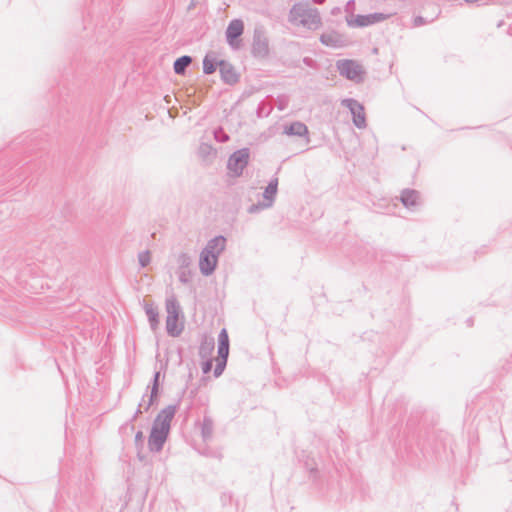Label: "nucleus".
<instances>
[{"label": "nucleus", "instance_id": "1", "mask_svg": "<svg viewBox=\"0 0 512 512\" xmlns=\"http://www.w3.org/2000/svg\"><path fill=\"white\" fill-rule=\"evenodd\" d=\"M166 309H167V319H166L167 331L172 336H178L183 329V324L179 318V306L175 300H167Z\"/></svg>", "mask_w": 512, "mask_h": 512}, {"label": "nucleus", "instance_id": "2", "mask_svg": "<svg viewBox=\"0 0 512 512\" xmlns=\"http://www.w3.org/2000/svg\"><path fill=\"white\" fill-rule=\"evenodd\" d=\"M219 347H218V357L215 359L216 367L214 374L215 376H219L224 370L227 362V357L229 354V337L226 329H223L218 337Z\"/></svg>", "mask_w": 512, "mask_h": 512}, {"label": "nucleus", "instance_id": "3", "mask_svg": "<svg viewBox=\"0 0 512 512\" xmlns=\"http://www.w3.org/2000/svg\"><path fill=\"white\" fill-rule=\"evenodd\" d=\"M337 68L342 76L352 81H360L364 74L362 66L354 60H340Z\"/></svg>", "mask_w": 512, "mask_h": 512}, {"label": "nucleus", "instance_id": "4", "mask_svg": "<svg viewBox=\"0 0 512 512\" xmlns=\"http://www.w3.org/2000/svg\"><path fill=\"white\" fill-rule=\"evenodd\" d=\"M387 15L382 13H374L369 15H355L347 20L351 27H366L387 19Z\"/></svg>", "mask_w": 512, "mask_h": 512}, {"label": "nucleus", "instance_id": "5", "mask_svg": "<svg viewBox=\"0 0 512 512\" xmlns=\"http://www.w3.org/2000/svg\"><path fill=\"white\" fill-rule=\"evenodd\" d=\"M175 412V406H168L162 409L157 415L152 428L168 434L170 430V422L173 419Z\"/></svg>", "mask_w": 512, "mask_h": 512}, {"label": "nucleus", "instance_id": "6", "mask_svg": "<svg viewBox=\"0 0 512 512\" xmlns=\"http://www.w3.org/2000/svg\"><path fill=\"white\" fill-rule=\"evenodd\" d=\"M248 152L240 150L235 152L228 161V168L233 175L238 176L248 163Z\"/></svg>", "mask_w": 512, "mask_h": 512}, {"label": "nucleus", "instance_id": "7", "mask_svg": "<svg viewBox=\"0 0 512 512\" xmlns=\"http://www.w3.org/2000/svg\"><path fill=\"white\" fill-rule=\"evenodd\" d=\"M217 264V255L209 249H205L200 258V269L204 274H210Z\"/></svg>", "mask_w": 512, "mask_h": 512}, {"label": "nucleus", "instance_id": "8", "mask_svg": "<svg viewBox=\"0 0 512 512\" xmlns=\"http://www.w3.org/2000/svg\"><path fill=\"white\" fill-rule=\"evenodd\" d=\"M343 104H345L351 110L355 125L358 127H363L365 125V113L363 106L352 99L344 100Z\"/></svg>", "mask_w": 512, "mask_h": 512}, {"label": "nucleus", "instance_id": "9", "mask_svg": "<svg viewBox=\"0 0 512 512\" xmlns=\"http://www.w3.org/2000/svg\"><path fill=\"white\" fill-rule=\"evenodd\" d=\"M243 30L244 24L241 20L236 19L230 22L226 31L227 40L230 45H237L236 40L243 33Z\"/></svg>", "mask_w": 512, "mask_h": 512}, {"label": "nucleus", "instance_id": "10", "mask_svg": "<svg viewBox=\"0 0 512 512\" xmlns=\"http://www.w3.org/2000/svg\"><path fill=\"white\" fill-rule=\"evenodd\" d=\"M167 433L152 428L149 436V447L151 450L159 451L167 438Z\"/></svg>", "mask_w": 512, "mask_h": 512}, {"label": "nucleus", "instance_id": "11", "mask_svg": "<svg viewBox=\"0 0 512 512\" xmlns=\"http://www.w3.org/2000/svg\"><path fill=\"white\" fill-rule=\"evenodd\" d=\"M220 73L224 81L229 84H234L238 81V74L236 73L235 69L229 64L222 62L220 64Z\"/></svg>", "mask_w": 512, "mask_h": 512}, {"label": "nucleus", "instance_id": "12", "mask_svg": "<svg viewBox=\"0 0 512 512\" xmlns=\"http://www.w3.org/2000/svg\"><path fill=\"white\" fill-rule=\"evenodd\" d=\"M303 25L308 28H317L320 25V17L316 10H310L307 13V18L302 20Z\"/></svg>", "mask_w": 512, "mask_h": 512}, {"label": "nucleus", "instance_id": "13", "mask_svg": "<svg viewBox=\"0 0 512 512\" xmlns=\"http://www.w3.org/2000/svg\"><path fill=\"white\" fill-rule=\"evenodd\" d=\"M145 311L152 327L155 328L159 323V314L157 308L153 304H146Z\"/></svg>", "mask_w": 512, "mask_h": 512}, {"label": "nucleus", "instance_id": "14", "mask_svg": "<svg viewBox=\"0 0 512 512\" xmlns=\"http://www.w3.org/2000/svg\"><path fill=\"white\" fill-rule=\"evenodd\" d=\"M225 247V238L223 237H216L214 238L205 249H209L216 253H220Z\"/></svg>", "mask_w": 512, "mask_h": 512}, {"label": "nucleus", "instance_id": "15", "mask_svg": "<svg viewBox=\"0 0 512 512\" xmlns=\"http://www.w3.org/2000/svg\"><path fill=\"white\" fill-rule=\"evenodd\" d=\"M191 63L189 56H182L178 58L174 63V70L177 74H181L185 71L186 67Z\"/></svg>", "mask_w": 512, "mask_h": 512}, {"label": "nucleus", "instance_id": "16", "mask_svg": "<svg viewBox=\"0 0 512 512\" xmlns=\"http://www.w3.org/2000/svg\"><path fill=\"white\" fill-rule=\"evenodd\" d=\"M306 132H307L306 126L299 122L291 124L286 130V133L289 135L301 136V135L306 134Z\"/></svg>", "mask_w": 512, "mask_h": 512}, {"label": "nucleus", "instance_id": "17", "mask_svg": "<svg viewBox=\"0 0 512 512\" xmlns=\"http://www.w3.org/2000/svg\"><path fill=\"white\" fill-rule=\"evenodd\" d=\"M321 41L327 46H337L340 42V38L337 34L329 33L322 35Z\"/></svg>", "mask_w": 512, "mask_h": 512}, {"label": "nucleus", "instance_id": "18", "mask_svg": "<svg viewBox=\"0 0 512 512\" xmlns=\"http://www.w3.org/2000/svg\"><path fill=\"white\" fill-rule=\"evenodd\" d=\"M416 199H417V195L412 191L405 192L402 195V201L405 206H410V205L415 204Z\"/></svg>", "mask_w": 512, "mask_h": 512}, {"label": "nucleus", "instance_id": "19", "mask_svg": "<svg viewBox=\"0 0 512 512\" xmlns=\"http://www.w3.org/2000/svg\"><path fill=\"white\" fill-rule=\"evenodd\" d=\"M216 67H215V63L213 61V59L209 58V57H205L204 61H203V70L206 74H211L215 71Z\"/></svg>", "mask_w": 512, "mask_h": 512}, {"label": "nucleus", "instance_id": "20", "mask_svg": "<svg viewBox=\"0 0 512 512\" xmlns=\"http://www.w3.org/2000/svg\"><path fill=\"white\" fill-rule=\"evenodd\" d=\"M139 260L142 266H146L150 262V254L148 252L140 254Z\"/></svg>", "mask_w": 512, "mask_h": 512}, {"label": "nucleus", "instance_id": "21", "mask_svg": "<svg viewBox=\"0 0 512 512\" xmlns=\"http://www.w3.org/2000/svg\"><path fill=\"white\" fill-rule=\"evenodd\" d=\"M211 369H212V361H207V362L203 363L202 370L205 374L210 372Z\"/></svg>", "mask_w": 512, "mask_h": 512}, {"label": "nucleus", "instance_id": "22", "mask_svg": "<svg viewBox=\"0 0 512 512\" xmlns=\"http://www.w3.org/2000/svg\"><path fill=\"white\" fill-rule=\"evenodd\" d=\"M276 193V185L270 184L266 189V194H275Z\"/></svg>", "mask_w": 512, "mask_h": 512}, {"label": "nucleus", "instance_id": "23", "mask_svg": "<svg viewBox=\"0 0 512 512\" xmlns=\"http://www.w3.org/2000/svg\"><path fill=\"white\" fill-rule=\"evenodd\" d=\"M302 10H303V9H302V7H301V6H295V7L293 8V10H292V13H293L294 15H300V11H302Z\"/></svg>", "mask_w": 512, "mask_h": 512}, {"label": "nucleus", "instance_id": "24", "mask_svg": "<svg viewBox=\"0 0 512 512\" xmlns=\"http://www.w3.org/2000/svg\"><path fill=\"white\" fill-rule=\"evenodd\" d=\"M141 437H142V433H141V432H139V433L136 435V438H137V439H140Z\"/></svg>", "mask_w": 512, "mask_h": 512}, {"label": "nucleus", "instance_id": "25", "mask_svg": "<svg viewBox=\"0 0 512 512\" xmlns=\"http://www.w3.org/2000/svg\"><path fill=\"white\" fill-rule=\"evenodd\" d=\"M324 0H316L318 3H323Z\"/></svg>", "mask_w": 512, "mask_h": 512}]
</instances>
